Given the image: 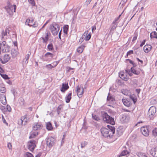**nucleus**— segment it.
<instances>
[{
	"label": "nucleus",
	"mask_w": 157,
	"mask_h": 157,
	"mask_svg": "<svg viewBox=\"0 0 157 157\" xmlns=\"http://www.w3.org/2000/svg\"><path fill=\"white\" fill-rule=\"evenodd\" d=\"M156 109L154 107H151L148 111V115L150 119H152L156 113Z\"/></svg>",
	"instance_id": "0eeeda50"
},
{
	"label": "nucleus",
	"mask_w": 157,
	"mask_h": 157,
	"mask_svg": "<svg viewBox=\"0 0 157 157\" xmlns=\"http://www.w3.org/2000/svg\"><path fill=\"white\" fill-rule=\"evenodd\" d=\"M48 48L49 51H52L54 50V48L52 44H49L48 46Z\"/></svg>",
	"instance_id": "58836bf2"
},
{
	"label": "nucleus",
	"mask_w": 157,
	"mask_h": 157,
	"mask_svg": "<svg viewBox=\"0 0 157 157\" xmlns=\"http://www.w3.org/2000/svg\"><path fill=\"white\" fill-rule=\"evenodd\" d=\"M19 101L22 102V103H21V105H23L24 104V101L22 98H19Z\"/></svg>",
	"instance_id": "052dcab7"
},
{
	"label": "nucleus",
	"mask_w": 157,
	"mask_h": 157,
	"mask_svg": "<svg viewBox=\"0 0 157 157\" xmlns=\"http://www.w3.org/2000/svg\"><path fill=\"white\" fill-rule=\"evenodd\" d=\"M38 134V133L37 132H34L31 135L29 136V138H34L36 136H37Z\"/></svg>",
	"instance_id": "ea45409f"
},
{
	"label": "nucleus",
	"mask_w": 157,
	"mask_h": 157,
	"mask_svg": "<svg viewBox=\"0 0 157 157\" xmlns=\"http://www.w3.org/2000/svg\"><path fill=\"white\" fill-rule=\"evenodd\" d=\"M76 87L77 88L76 91L77 95L80 98L82 97V95L83 93V87L81 88L78 86Z\"/></svg>",
	"instance_id": "f8f14e48"
},
{
	"label": "nucleus",
	"mask_w": 157,
	"mask_h": 157,
	"mask_svg": "<svg viewBox=\"0 0 157 157\" xmlns=\"http://www.w3.org/2000/svg\"><path fill=\"white\" fill-rule=\"evenodd\" d=\"M31 54V53H30V54H27L25 56V59H26V61H25V63H28V60L29 59L30 55Z\"/></svg>",
	"instance_id": "79ce46f5"
},
{
	"label": "nucleus",
	"mask_w": 157,
	"mask_h": 157,
	"mask_svg": "<svg viewBox=\"0 0 157 157\" xmlns=\"http://www.w3.org/2000/svg\"><path fill=\"white\" fill-rule=\"evenodd\" d=\"M2 120L3 122L4 123L6 124L7 125L8 124V123H6V122L3 116L2 115Z\"/></svg>",
	"instance_id": "680f3d73"
},
{
	"label": "nucleus",
	"mask_w": 157,
	"mask_h": 157,
	"mask_svg": "<svg viewBox=\"0 0 157 157\" xmlns=\"http://www.w3.org/2000/svg\"><path fill=\"white\" fill-rule=\"evenodd\" d=\"M122 101L123 104L127 107H129L131 104V102L129 101V99H122Z\"/></svg>",
	"instance_id": "f3484780"
},
{
	"label": "nucleus",
	"mask_w": 157,
	"mask_h": 157,
	"mask_svg": "<svg viewBox=\"0 0 157 157\" xmlns=\"http://www.w3.org/2000/svg\"><path fill=\"white\" fill-rule=\"evenodd\" d=\"M0 101L3 104L5 105L6 103V97L4 95H2L0 96Z\"/></svg>",
	"instance_id": "5701e85b"
},
{
	"label": "nucleus",
	"mask_w": 157,
	"mask_h": 157,
	"mask_svg": "<svg viewBox=\"0 0 157 157\" xmlns=\"http://www.w3.org/2000/svg\"><path fill=\"white\" fill-rule=\"evenodd\" d=\"M129 152L127 150H124L120 154L119 156H124L127 154H129Z\"/></svg>",
	"instance_id": "473e14b6"
},
{
	"label": "nucleus",
	"mask_w": 157,
	"mask_h": 157,
	"mask_svg": "<svg viewBox=\"0 0 157 157\" xmlns=\"http://www.w3.org/2000/svg\"><path fill=\"white\" fill-rule=\"evenodd\" d=\"M2 77L5 79H8L9 78L8 75H3Z\"/></svg>",
	"instance_id": "5fc2aeb1"
},
{
	"label": "nucleus",
	"mask_w": 157,
	"mask_h": 157,
	"mask_svg": "<svg viewBox=\"0 0 157 157\" xmlns=\"http://www.w3.org/2000/svg\"><path fill=\"white\" fill-rule=\"evenodd\" d=\"M123 130L122 127L120 126L117 128L116 133L117 134V136H121L123 132Z\"/></svg>",
	"instance_id": "412c9836"
},
{
	"label": "nucleus",
	"mask_w": 157,
	"mask_h": 157,
	"mask_svg": "<svg viewBox=\"0 0 157 157\" xmlns=\"http://www.w3.org/2000/svg\"><path fill=\"white\" fill-rule=\"evenodd\" d=\"M101 132L103 136L105 137H109L110 138L111 134L109 132V130L105 128H103L101 129Z\"/></svg>",
	"instance_id": "39448f33"
},
{
	"label": "nucleus",
	"mask_w": 157,
	"mask_h": 157,
	"mask_svg": "<svg viewBox=\"0 0 157 157\" xmlns=\"http://www.w3.org/2000/svg\"><path fill=\"white\" fill-rule=\"evenodd\" d=\"M48 55H50V56H51V57H53V54H52V53H50V52H47V53H46L45 54L44 56H45V57H47V56H48Z\"/></svg>",
	"instance_id": "8fccbe9b"
},
{
	"label": "nucleus",
	"mask_w": 157,
	"mask_h": 157,
	"mask_svg": "<svg viewBox=\"0 0 157 157\" xmlns=\"http://www.w3.org/2000/svg\"><path fill=\"white\" fill-rule=\"evenodd\" d=\"M150 37L151 39L155 38L157 39V33L155 31L152 32L150 33Z\"/></svg>",
	"instance_id": "c756f323"
},
{
	"label": "nucleus",
	"mask_w": 157,
	"mask_h": 157,
	"mask_svg": "<svg viewBox=\"0 0 157 157\" xmlns=\"http://www.w3.org/2000/svg\"><path fill=\"white\" fill-rule=\"evenodd\" d=\"M87 144V143L86 141H84L81 143V147L83 148L85 147Z\"/></svg>",
	"instance_id": "c03bdc74"
},
{
	"label": "nucleus",
	"mask_w": 157,
	"mask_h": 157,
	"mask_svg": "<svg viewBox=\"0 0 157 157\" xmlns=\"http://www.w3.org/2000/svg\"><path fill=\"white\" fill-rule=\"evenodd\" d=\"M151 46L150 45H146L144 47V51L146 53L148 52L151 48Z\"/></svg>",
	"instance_id": "4be33fe9"
},
{
	"label": "nucleus",
	"mask_w": 157,
	"mask_h": 157,
	"mask_svg": "<svg viewBox=\"0 0 157 157\" xmlns=\"http://www.w3.org/2000/svg\"><path fill=\"white\" fill-rule=\"evenodd\" d=\"M107 127L109 129V132L111 134V136H112L115 133V128L114 127L112 126H111L109 125H108Z\"/></svg>",
	"instance_id": "aec40b11"
},
{
	"label": "nucleus",
	"mask_w": 157,
	"mask_h": 157,
	"mask_svg": "<svg viewBox=\"0 0 157 157\" xmlns=\"http://www.w3.org/2000/svg\"><path fill=\"white\" fill-rule=\"evenodd\" d=\"M84 35H83L82 36V37L80 38L79 41H81L82 42L84 40H85V36H84Z\"/></svg>",
	"instance_id": "864d4df0"
},
{
	"label": "nucleus",
	"mask_w": 157,
	"mask_h": 157,
	"mask_svg": "<svg viewBox=\"0 0 157 157\" xmlns=\"http://www.w3.org/2000/svg\"><path fill=\"white\" fill-rule=\"evenodd\" d=\"M48 33H47L46 34V35L45 36V38L43 37H42L41 38L43 40L44 42L46 43L48 41Z\"/></svg>",
	"instance_id": "4c0bfd02"
},
{
	"label": "nucleus",
	"mask_w": 157,
	"mask_h": 157,
	"mask_svg": "<svg viewBox=\"0 0 157 157\" xmlns=\"http://www.w3.org/2000/svg\"><path fill=\"white\" fill-rule=\"evenodd\" d=\"M88 31H86L83 34L85 35L84 36L85 37L84 38H85L86 41L89 40L90 39L91 37V33H90L88 34Z\"/></svg>",
	"instance_id": "6ab92c4d"
},
{
	"label": "nucleus",
	"mask_w": 157,
	"mask_h": 157,
	"mask_svg": "<svg viewBox=\"0 0 157 157\" xmlns=\"http://www.w3.org/2000/svg\"><path fill=\"white\" fill-rule=\"evenodd\" d=\"M38 26V23L37 22H35L33 24H32V26L33 27H37Z\"/></svg>",
	"instance_id": "13d9d810"
},
{
	"label": "nucleus",
	"mask_w": 157,
	"mask_h": 157,
	"mask_svg": "<svg viewBox=\"0 0 157 157\" xmlns=\"http://www.w3.org/2000/svg\"><path fill=\"white\" fill-rule=\"evenodd\" d=\"M92 118L97 121H99L100 120V118L98 117V116L94 115V114H92Z\"/></svg>",
	"instance_id": "c9c22d12"
},
{
	"label": "nucleus",
	"mask_w": 157,
	"mask_h": 157,
	"mask_svg": "<svg viewBox=\"0 0 157 157\" xmlns=\"http://www.w3.org/2000/svg\"><path fill=\"white\" fill-rule=\"evenodd\" d=\"M126 60L129 61L130 63L133 65L134 66H134H135L134 65H135V64H134L132 60H131L129 59H126Z\"/></svg>",
	"instance_id": "4d7b16f0"
},
{
	"label": "nucleus",
	"mask_w": 157,
	"mask_h": 157,
	"mask_svg": "<svg viewBox=\"0 0 157 157\" xmlns=\"http://www.w3.org/2000/svg\"><path fill=\"white\" fill-rule=\"evenodd\" d=\"M152 134L155 136H157V128H155L153 130Z\"/></svg>",
	"instance_id": "e433bc0d"
},
{
	"label": "nucleus",
	"mask_w": 157,
	"mask_h": 157,
	"mask_svg": "<svg viewBox=\"0 0 157 157\" xmlns=\"http://www.w3.org/2000/svg\"><path fill=\"white\" fill-rule=\"evenodd\" d=\"M42 127V124L39 123H35L33 124V128L34 130H38Z\"/></svg>",
	"instance_id": "9b49d317"
},
{
	"label": "nucleus",
	"mask_w": 157,
	"mask_h": 157,
	"mask_svg": "<svg viewBox=\"0 0 157 157\" xmlns=\"http://www.w3.org/2000/svg\"><path fill=\"white\" fill-rule=\"evenodd\" d=\"M61 32H62V30L61 29V30L59 32V39H61Z\"/></svg>",
	"instance_id": "338daca9"
},
{
	"label": "nucleus",
	"mask_w": 157,
	"mask_h": 157,
	"mask_svg": "<svg viewBox=\"0 0 157 157\" xmlns=\"http://www.w3.org/2000/svg\"><path fill=\"white\" fill-rule=\"evenodd\" d=\"M55 143V139L54 138L51 137L47 139L46 144L47 146L50 148L52 147Z\"/></svg>",
	"instance_id": "6e6552de"
},
{
	"label": "nucleus",
	"mask_w": 157,
	"mask_h": 157,
	"mask_svg": "<svg viewBox=\"0 0 157 157\" xmlns=\"http://www.w3.org/2000/svg\"><path fill=\"white\" fill-rule=\"evenodd\" d=\"M68 25H66L63 26V32L65 34H67L68 30Z\"/></svg>",
	"instance_id": "72a5a7b5"
},
{
	"label": "nucleus",
	"mask_w": 157,
	"mask_h": 157,
	"mask_svg": "<svg viewBox=\"0 0 157 157\" xmlns=\"http://www.w3.org/2000/svg\"><path fill=\"white\" fill-rule=\"evenodd\" d=\"M85 47V46L84 44H82L81 46L78 47L77 49V52L79 53H82L83 51V49Z\"/></svg>",
	"instance_id": "a878e982"
},
{
	"label": "nucleus",
	"mask_w": 157,
	"mask_h": 157,
	"mask_svg": "<svg viewBox=\"0 0 157 157\" xmlns=\"http://www.w3.org/2000/svg\"><path fill=\"white\" fill-rule=\"evenodd\" d=\"M119 76L121 79L127 81L128 80L127 75L123 72H121L119 73Z\"/></svg>",
	"instance_id": "4468645a"
},
{
	"label": "nucleus",
	"mask_w": 157,
	"mask_h": 157,
	"mask_svg": "<svg viewBox=\"0 0 157 157\" xmlns=\"http://www.w3.org/2000/svg\"><path fill=\"white\" fill-rule=\"evenodd\" d=\"M28 1L33 6H34L35 5V3L34 0H28Z\"/></svg>",
	"instance_id": "09e8293b"
},
{
	"label": "nucleus",
	"mask_w": 157,
	"mask_h": 157,
	"mask_svg": "<svg viewBox=\"0 0 157 157\" xmlns=\"http://www.w3.org/2000/svg\"><path fill=\"white\" fill-rule=\"evenodd\" d=\"M118 24L117 19H115L111 25V28L110 31H113L116 28Z\"/></svg>",
	"instance_id": "2eb2a0df"
},
{
	"label": "nucleus",
	"mask_w": 157,
	"mask_h": 157,
	"mask_svg": "<svg viewBox=\"0 0 157 157\" xmlns=\"http://www.w3.org/2000/svg\"><path fill=\"white\" fill-rule=\"evenodd\" d=\"M0 91L2 93H5L6 92V88L5 87H1L0 89Z\"/></svg>",
	"instance_id": "de8ad7c7"
},
{
	"label": "nucleus",
	"mask_w": 157,
	"mask_h": 157,
	"mask_svg": "<svg viewBox=\"0 0 157 157\" xmlns=\"http://www.w3.org/2000/svg\"><path fill=\"white\" fill-rule=\"evenodd\" d=\"M6 109L7 110L10 112L11 111V108L9 105H7L6 106Z\"/></svg>",
	"instance_id": "603ef678"
},
{
	"label": "nucleus",
	"mask_w": 157,
	"mask_h": 157,
	"mask_svg": "<svg viewBox=\"0 0 157 157\" xmlns=\"http://www.w3.org/2000/svg\"><path fill=\"white\" fill-rule=\"evenodd\" d=\"M46 127L48 130H51L53 129L52 124L50 122H48L46 123Z\"/></svg>",
	"instance_id": "bb28decb"
},
{
	"label": "nucleus",
	"mask_w": 157,
	"mask_h": 157,
	"mask_svg": "<svg viewBox=\"0 0 157 157\" xmlns=\"http://www.w3.org/2000/svg\"><path fill=\"white\" fill-rule=\"evenodd\" d=\"M137 35L136 34H135L134 35V36L133 37L132 41H134L137 38Z\"/></svg>",
	"instance_id": "6e6d98bb"
},
{
	"label": "nucleus",
	"mask_w": 157,
	"mask_h": 157,
	"mask_svg": "<svg viewBox=\"0 0 157 157\" xmlns=\"http://www.w3.org/2000/svg\"><path fill=\"white\" fill-rule=\"evenodd\" d=\"M35 143L36 141L34 140H31L28 143V149L31 151H34L36 146Z\"/></svg>",
	"instance_id": "423d86ee"
},
{
	"label": "nucleus",
	"mask_w": 157,
	"mask_h": 157,
	"mask_svg": "<svg viewBox=\"0 0 157 157\" xmlns=\"http://www.w3.org/2000/svg\"><path fill=\"white\" fill-rule=\"evenodd\" d=\"M19 54L17 51V49L13 48L11 50V55L13 58L15 57L16 56Z\"/></svg>",
	"instance_id": "dca6fc26"
},
{
	"label": "nucleus",
	"mask_w": 157,
	"mask_h": 157,
	"mask_svg": "<svg viewBox=\"0 0 157 157\" xmlns=\"http://www.w3.org/2000/svg\"><path fill=\"white\" fill-rule=\"evenodd\" d=\"M1 35L2 36V39L4 38V36H7V33L5 31L3 30L2 32Z\"/></svg>",
	"instance_id": "a18cd8bd"
},
{
	"label": "nucleus",
	"mask_w": 157,
	"mask_h": 157,
	"mask_svg": "<svg viewBox=\"0 0 157 157\" xmlns=\"http://www.w3.org/2000/svg\"><path fill=\"white\" fill-rule=\"evenodd\" d=\"M5 8L7 12L10 15H11L13 14V10L14 12H15L16 6L15 5H11L10 3L9 2L8 3V6H5Z\"/></svg>",
	"instance_id": "7ed1b4c3"
},
{
	"label": "nucleus",
	"mask_w": 157,
	"mask_h": 157,
	"mask_svg": "<svg viewBox=\"0 0 157 157\" xmlns=\"http://www.w3.org/2000/svg\"><path fill=\"white\" fill-rule=\"evenodd\" d=\"M140 130L141 132L144 136H147L149 135V131L147 127H142Z\"/></svg>",
	"instance_id": "9d476101"
},
{
	"label": "nucleus",
	"mask_w": 157,
	"mask_h": 157,
	"mask_svg": "<svg viewBox=\"0 0 157 157\" xmlns=\"http://www.w3.org/2000/svg\"><path fill=\"white\" fill-rule=\"evenodd\" d=\"M145 42V40H144L143 41L140 45V47H142L143 46V45H144V44Z\"/></svg>",
	"instance_id": "0e129e2a"
},
{
	"label": "nucleus",
	"mask_w": 157,
	"mask_h": 157,
	"mask_svg": "<svg viewBox=\"0 0 157 157\" xmlns=\"http://www.w3.org/2000/svg\"><path fill=\"white\" fill-rule=\"evenodd\" d=\"M136 155L139 157H148L144 153L140 152H138L136 153Z\"/></svg>",
	"instance_id": "2f4dec72"
},
{
	"label": "nucleus",
	"mask_w": 157,
	"mask_h": 157,
	"mask_svg": "<svg viewBox=\"0 0 157 157\" xmlns=\"http://www.w3.org/2000/svg\"><path fill=\"white\" fill-rule=\"evenodd\" d=\"M72 93H70L65 98L66 102V103H69L70 102V101L71 99Z\"/></svg>",
	"instance_id": "cd10ccee"
},
{
	"label": "nucleus",
	"mask_w": 157,
	"mask_h": 157,
	"mask_svg": "<svg viewBox=\"0 0 157 157\" xmlns=\"http://www.w3.org/2000/svg\"><path fill=\"white\" fill-rule=\"evenodd\" d=\"M133 51L132 50H130L128 52L126 56H125V58H126L128 57V56L131 55V54H133Z\"/></svg>",
	"instance_id": "37998d69"
},
{
	"label": "nucleus",
	"mask_w": 157,
	"mask_h": 157,
	"mask_svg": "<svg viewBox=\"0 0 157 157\" xmlns=\"http://www.w3.org/2000/svg\"><path fill=\"white\" fill-rule=\"evenodd\" d=\"M10 57L8 54H5L2 58H0V60L3 64H5L7 63L10 59Z\"/></svg>",
	"instance_id": "1a4fd4ad"
},
{
	"label": "nucleus",
	"mask_w": 157,
	"mask_h": 157,
	"mask_svg": "<svg viewBox=\"0 0 157 157\" xmlns=\"http://www.w3.org/2000/svg\"><path fill=\"white\" fill-rule=\"evenodd\" d=\"M102 116L103 121L106 123L113 125L115 124V121L113 118L109 116L105 112L102 113Z\"/></svg>",
	"instance_id": "f257e3e1"
},
{
	"label": "nucleus",
	"mask_w": 157,
	"mask_h": 157,
	"mask_svg": "<svg viewBox=\"0 0 157 157\" xmlns=\"http://www.w3.org/2000/svg\"><path fill=\"white\" fill-rule=\"evenodd\" d=\"M61 109V107L60 106H58V107L57 108V112L58 113V114L59 115V113L60 112V110Z\"/></svg>",
	"instance_id": "3c124183"
},
{
	"label": "nucleus",
	"mask_w": 157,
	"mask_h": 157,
	"mask_svg": "<svg viewBox=\"0 0 157 157\" xmlns=\"http://www.w3.org/2000/svg\"><path fill=\"white\" fill-rule=\"evenodd\" d=\"M69 88L68 85V83H63L62 84V87H61L60 90L62 92H64L65 91L67 90Z\"/></svg>",
	"instance_id": "ddd939ff"
},
{
	"label": "nucleus",
	"mask_w": 157,
	"mask_h": 157,
	"mask_svg": "<svg viewBox=\"0 0 157 157\" xmlns=\"http://www.w3.org/2000/svg\"><path fill=\"white\" fill-rule=\"evenodd\" d=\"M60 27L56 24H53L51 28L52 33L53 35L55 36L57 35L59 30Z\"/></svg>",
	"instance_id": "20e7f679"
},
{
	"label": "nucleus",
	"mask_w": 157,
	"mask_h": 157,
	"mask_svg": "<svg viewBox=\"0 0 157 157\" xmlns=\"http://www.w3.org/2000/svg\"><path fill=\"white\" fill-rule=\"evenodd\" d=\"M42 153L40 152L38 153L35 156V157H40Z\"/></svg>",
	"instance_id": "774afa93"
},
{
	"label": "nucleus",
	"mask_w": 157,
	"mask_h": 157,
	"mask_svg": "<svg viewBox=\"0 0 157 157\" xmlns=\"http://www.w3.org/2000/svg\"><path fill=\"white\" fill-rule=\"evenodd\" d=\"M10 50V47L6 44V43L5 41H3L0 44V53L2 51L3 53L9 52Z\"/></svg>",
	"instance_id": "f03ea898"
},
{
	"label": "nucleus",
	"mask_w": 157,
	"mask_h": 157,
	"mask_svg": "<svg viewBox=\"0 0 157 157\" xmlns=\"http://www.w3.org/2000/svg\"><path fill=\"white\" fill-rule=\"evenodd\" d=\"M26 119L25 118V117H21V118L18 121V124H21L22 125H25L27 122V121Z\"/></svg>",
	"instance_id": "a211bd4d"
},
{
	"label": "nucleus",
	"mask_w": 157,
	"mask_h": 157,
	"mask_svg": "<svg viewBox=\"0 0 157 157\" xmlns=\"http://www.w3.org/2000/svg\"><path fill=\"white\" fill-rule=\"evenodd\" d=\"M25 157H34L32 154L29 152L25 153Z\"/></svg>",
	"instance_id": "a19ab883"
},
{
	"label": "nucleus",
	"mask_w": 157,
	"mask_h": 157,
	"mask_svg": "<svg viewBox=\"0 0 157 157\" xmlns=\"http://www.w3.org/2000/svg\"><path fill=\"white\" fill-rule=\"evenodd\" d=\"M46 67L48 70L51 69L52 68L54 67V66L51 65V64L47 65L46 66Z\"/></svg>",
	"instance_id": "49530a36"
},
{
	"label": "nucleus",
	"mask_w": 157,
	"mask_h": 157,
	"mask_svg": "<svg viewBox=\"0 0 157 157\" xmlns=\"http://www.w3.org/2000/svg\"><path fill=\"white\" fill-rule=\"evenodd\" d=\"M150 153L154 157H157V148L154 149L153 150L151 149L150 151Z\"/></svg>",
	"instance_id": "393cba45"
},
{
	"label": "nucleus",
	"mask_w": 157,
	"mask_h": 157,
	"mask_svg": "<svg viewBox=\"0 0 157 157\" xmlns=\"http://www.w3.org/2000/svg\"><path fill=\"white\" fill-rule=\"evenodd\" d=\"M107 100L110 102L113 103L115 101L114 99L109 95H108L107 97Z\"/></svg>",
	"instance_id": "7c9ffc66"
},
{
	"label": "nucleus",
	"mask_w": 157,
	"mask_h": 157,
	"mask_svg": "<svg viewBox=\"0 0 157 157\" xmlns=\"http://www.w3.org/2000/svg\"><path fill=\"white\" fill-rule=\"evenodd\" d=\"M7 147L9 149H11L12 148V145L10 143H8L7 144Z\"/></svg>",
	"instance_id": "e2e57ef3"
},
{
	"label": "nucleus",
	"mask_w": 157,
	"mask_h": 157,
	"mask_svg": "<svg viewBox=\"0 0 157 157\" xmlns=\"http://www.w3.org/2000/svg\"><path fill=\"white\" fill-rule=\"evenodd\" d=\"M140 89H136V91L138 94H139L140 93Z\"/></svg>",
	"instance_id": "69168bd1"
},
{
	"label": "nucleus",
	"mask_w": 157,
	"mask_h": 157,
	"mask_svg": "<svg viewBox=\"0 0 157 157\" xmlns=\"http://www.w3.org/2000/svg\"><path fill=\"white\" fill-rule=\"evenodd\" d=\"M131 72L132 73H133L136 75H139L140 72V69H139L138 70H136L134 69L133 67H131Z\"/></svg>",
	"instance_id": "b1692460"
},
{
	"label": "nucleus",
	"mask_w": 157,
	"mask_h": 157,
	"mask_svg": "<svg viewBox=\"0 0 157 157\" xmlns=\"http://www.w3.org/2000/svg\"><path fill=\"white\" fill-rule=\"evenodd\" d=\"M125 71H126V72L128 73V74L130 76H132V72L131 73V71H130L128 70H126Z\"/></svg>",
	"instance_id": "bf43d9fd"
},
{
	"label": "nucleus",
	"mask_w": 157,
	"mask_h": 157,
	"mask_svg": "<svg viewBox=\"0 0 157 157\" xmlns=\"http://www.w3.org/2000/svg\"><path fill=\"white\" fill-rule=\"evenodd\" d=\"M130 98L133 102L134 104H135L137 101V98L135 96L131 95Z\"/></svg>",
	"instance_id": "f704fd0d"
},
{
	"label": "nucleus",
	"mask_w": 157,
	"mask_h": 157,
	"mask_svg": "<svg viewBox=\"0 0 157 157\" xmlns=\"http://www.w3.org/2000/svg\"><path fill=\"white\" fill-rule=\"evenodd\" d=\"M33 22V20H31L30 19H28L26 20L25 22V24L31 26H32V24Z\"/></svg>",
	"instance_id": "c85d7f7f"
}]
</instances>
